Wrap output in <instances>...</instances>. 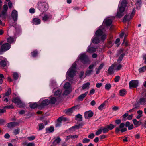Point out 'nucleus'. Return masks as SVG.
Returning a JSON list of instances; mask_svg holds the SVG:
<instances>
[{"label":"nucleus","mask_w":146,"mask_h":146,"mask_svg":"<svg viewBox=\"0 0 146 146\" xmlns=\"http://www.w3.org/2000/svg\"><path fill=\"white\" fill-rule=\"evenodd\" d=\"M62 91L60 90H58L54 93V95L56 96L57 97H60L61 96Z\"/></svg>","instance_id":"a878e982"},{"label":"nucleus","mask_w":146,"mask_h":146,"mask_svg":"<svg viewBox=\"0 0 146 146\" xmlns=\"http://www.w3.org/2000/svg\"><path fill=\"white\" fill-rule=\"evenodd\" d=\"M102 83H97L96 85V87L98 88H99L102 85Z\"/></svg>","instance_id":"774afa93"},{"label":"nucleus","mask_w":146,"mask_h":146,"mask_svg":"<svg viewBox=\"0 0 146 146\" xmlns=\"http://www.w3.org/2000/svg\"><path fill=\"white\" fill-rule=\"evenodd\" d=\"M119 95L121 96H123L126 94V91L125 89H121L119 91Z\"/></svg>","instance_id":"c756f323"},{"label":"nucleus","mask_w":146,"mask_h":146,"mask_svg":"<svg viewBox=\"0 0 146 146\" xmlns=\"http://www.w3.org/2000/svg\"><path fill=\"white\" fill-rule=\"evenodd\" d=\"M130 17V14L125 15L124 17L123 22L125 23L127 21H129L130 20H128L127 19L128 18H129Z\"/></svg>","instance_id":"f704fd0d"},{"label":"nucleus","mask_w":146,"mask_h":146,"mask_svg":"<svg viewBox=\"0 0 146 146\" xmlns=\"http://www.w3.org/2000/svg\"><path fill=\"white\" fill-rule=\"evenodd\" d=\"M96 50V48H95L94 47H91L90 46L88 47L87 50V51L90 53H92L95 52Z\"/></svg>","instance_id":"a211bd4d"},{"label":"nucleus","mask_w":146,"mask_h":146,"mask_svg":"<svg viewBox=\"0 0 146 146\" xmlns=\"http://www.w3.org/2000/svg\"><path fill=\"white\" fill-rule=\"evenodd\" d=\"M125 125V124L124 123H122L119 125L118 127H117L115 128V132L116 133H117L120 131L123 133L126 131L127 129L126 128H123Z\"/></svg>","instance_id":"0eeeda50"},{"label":"nucleus","mask_w":146,"mask_h":146,"mask_svg":"<svg viewBox=\"0 0 146 146\" xmlns=\"http://www.w3.org/2000/svg\"><path fill=\"white\" fill-rule=\"evenodd\" d=\"M104 22L106 26H109L111 25L112 23V21L111 20L109 19H105Z\"/></svg>","instance_id":"6ab92c4d"},{"label":"nucleus","mask_w":146,"mask_h":146,"mask_svg":"<svg viewBox=\"0 0 146 146\" xmlns=\"http://www.w3.org/2000/svg\"><path fill=\"white\" fill-rule=\"evenodd\" d=\"M88 93V91H87L85 93L80 95L78 97V99L81 101L83 100L84 98L86 96Z\"/></svg>","instance_id":"412c9836"},{"label":"nucleus","mask_w":146,"mask_h":146,"mask_svg":"<svg viewBox=\"0 0 146 146\" xmlns=\"http://www.w3.org/2000/svg\"><path fill=\"white\" fill-rule=\"evenodd\" d=\"M46 132L47 133L48 132L51 133L53 132L54 130V128L53 127L51 126L49 128H46Z\"/></svg>","instance_id":"473e14b6"},{"label":"nucleus","mask_w":146,"mask_h":146,"mask_svg":"<svg viewBox=\"0 0 146 146\" xmlns=\"http://www.w3.org/2000/svg\"><path fill=\"white\" fill-rule=\"evenodd\" d=\"M11 17L13 19L14 21H17V20L18 13L17 11L14 10L12 11L11 13Z\"/></svg>","instance_id":"ddd939ff"},{"label":"nucleus","mask_w":146,"mask_h":146,"mask_svg":"<svg viewBox=\"0 0 146 146\" xmlns=\"http://www.w3.org/2000/svg\"><path fill=\"white\" fill-rule=\"evenodd\" d=\"M105 106V104L104 103H103L98 108L100 110H103L104 108V106Z\"/></svg>","instance_id":"a18cd8bd"},{"label":"nucleus","mask_w":146,"mask_h":146,"mask_svg":"<svg viewBox=\"0 0 146 146\" xmlns=\"http://www.w3.org/2000/svg\"><path fill=\"white\" fill-rule=\"evenodd\" d=\"M52 18V15L50 13L44 14L42 18V19L44 21H49Z\"/></svg>","instance_id":"1a4fd4ad"},{"label":"nucleus","mask_w":146,"mask_h":146,"mask_svg":"<svg viewBox=\"0 0 146 146\" xmlns=\"http://www.w3.org/2000/svg\"><path fill=\"white\" fill-rule=\"evenodd\" d=\"M146 70V66H144L141 68H140L139 69V72H143L145 71Z\"/></svg>","instance_id":"49530a36"},{"label":"nucleus","mask_w":146,"mask_h":146,"mask_svg":"<svg viewBox=\"0 0 146 146\" xmlns=\"http://www.w3.org/2000/svg\"><path fill=\"white\" fill-rule=\"evenodd\" d=\"M127 2L126 0L122 1L121 6L119 7L117 13V16L120 18L124 15L123 12L125 11V8L127 6Z\"/></svg>","instance_id":"f03ea898"},{"label":"nucleus","mask_w":146,"mask_h":146,"mask_svg":"<svg viewBox=\"0 0 146 146\" xmlns=\"http://www.w3.org/2000/svg\"><path fill=\"white\" fill-rule=\"evenodd\" d=\"M92 39V42L93 43L98 44L99 43L100 40L104 41L106 39V35L103 34V30L100 29L97 30L95 33V36Z\"/></svg>","instance_id":"f257e3e1"},{"label":"nucleus","mask_w":146,"mask_h":146,"mask_svg":"<svg viewBox=\"0 0 146 146\" xmlns=\"http://www.w3.org/2000/svg\"><path fill=\"white\" fill-rule=\"evenodd\" d=\"M76 64V63H73L72 66L69 69L66 73V75L70 77H73L75 74Z\"/></svg>","instance_id":"7ed1b4c3"},{"label":"nucleus","mask_w":146,"mask_h":146,"mask_svg":"<svg viewBox=\"0 0 146 146\" xmlns=\"http://www.w3.org/2000/svg\"><path fill=\"white\" fill-rule=\"evenodd\" d=\"M90 85V83L89 82H87V83L84 84L82 87L83 90L86 89H88L89 88V86Z\"/></svg>","instance_id":"393cba45"},{"label":"nucleus","mask_w":146,"mask_h":146,"mask_svg":"<svg viewBox=\"0 0 146 146\" xmlns=\"http://www.w3.org/2000/svg\"><path fill=\"white\" fill-rule=\"evenodd\" d=\"M39 130H41L44 127V124L43 123H40L38 124Z\"/></svg>","instance_id":"c03bdc74"},{"label":"nucleus","mask_w":146,"mask_h":146,"mask_svg":"<svg viewBox=\"0 0 146 146\" xmlns=\"http://www.w3.org/2000/svg\"><path fill=\"white\" fill-rule=\"evenodd\" d=\"M7 17V13L2 11L0 13V17L2 18L3 19H5Z\"/></svg>","instance_id":"5701e85b"},{"label":"nucleus","mask_w":146,"mask_h":146,"mask_svg":"<svg viewBox=\"0 0 146 146\" xmlns=\"http://www.w3.org/2000/svg\"><path fill=\"white\" fill-rule=\"evenodd\" d=\"M63 117L62 116L59 117L57 119V122L61 123L62 121L63 120Z\"/></svg>","instance_id":"6e6d98bb"},{"label":"nucleus","mask_w":146,"mask_h":146,"mask_svg":"<svg viewBox=\"0 0 146 146\" xmlns=\"http://www.w3.org/2000/svg\"><path fill=\"white\" fill-rule=\"evenodd\" d=\"M32 23L33 25H39L41 23V20L39 18H35L33 19Z\"/></svg>","instance_id":"2eb2a0df"},{"label":"nucleus","mask_w":146,"mask_h":146,"mask_svg":"<svg viewBox=\"0 0 146 146\" xmlns=\"http://www.w3.org/2000/svg\"><path fill=\"white\" fill-rule=\"evenodd\" d=\"M140 105L141 104L139 101H136L134 104L133 107H135V108H136V109H138L139 108Z\"/></svg>","instance_id":"7c9ffc66"},{"label":"nucleus","mask_w":146,"mask_h":146,"mask_svg":"<svg viewBox=\"0 0 146 146\" xmlns=\"http://www.w3.org/2000/svg\"><path fill=\"white\" fill-rule=\"evenodd\" d=\"M61 141V139L59 137H58L52 143V145L53 146H55L56 145H58Z\"/></svg>","instance_id":"f3484780"},{"label":"nucleus","mask_w":146,"mask_h":146,"mask_svg":"<svg viewBox=\"0 0 146 146\" xmlns=\"http://www.w3.org/2000/svg\"><path fill=\"white\" fill-rule=\"evenodd\" d=\"M122 65L121 64H119L117 66L116 69L118 70H120L122 67Z\"/></svg>","instance_id":"052dcab7"},{"label":"nucleus","mask_w":146,"mask_h":146,"mask_svg":"<svg viewBox=\"0 0 146 146\" xmlns=\"http://www.w3.org/2000/svg\"><path fill=\"white\" fill-rule=\"evenodd\" d=\"M38 52L37 50H35L31 52V54L33 57H36L37 56Z\"/></svg>","instance_id":"72a5a7b5"},{"label":"nucleus","mask_w":146,"mask_h":146,"mask_svg":"<svg viewBox=\"0 0 146 146\" xmlns=\"http://www.w3.org/2000/svg\"><path fill=\"white\" fill-rule=\"evenodd\" d=\"M17 123L15 122H12L9 123L8 125V127L9 128H11L15 126Z\"/></svg>","instance_id":"2f4dec72"},{"label":"nucleus","mask_w":146,"mask_h":146,"mask_svg":"<svg viewBox=\"0 0 146 146\" xmlns=\"http://www.w3.org/2000/svg\"><path fill=\"white\" fill-rule=\"evenodd\" d=\"M138 82L137 80H133L129 82V87L130 88H137L138 86Z\"/></svg>","instance_id":"9b49d317"},{"label":"nucleus","mask_w":146,"mask_h":146,"mask_svg":"<svg viewBox=\"0 0 146 146\" xmlns=\"http://www.w3.org/2000/svg\"><path fill=\"white\" fill-rule=\"evenodd\" d=\"M35 12V9L33 8H31L30 9H29V12L31 13H33Z\"/></svg>","instance_id":"bf43d9fd"},{"label":"nucleus","mask_w":146,"mask_h":146,"mask_svg":"<svg viewBox=\"0 0 146 146\" xmlns=\"http://www.w3.org/2000/svg\"><path fill=\"white\" fill-rule=\"evenodd\" d=\"M115 127V126L112 124L106 125L104 128L102 127V129L103 133H106L108 132L110 130H111Z\"/></svg>","instance_id":"423d86ee"},{"label":"nucleus","mask_w":146,"mask_h":146,"mask_svg":"<svg viewBox=\"0 0 146 146\" xmlns=\"http://www.w3.org/2000/svg\"><path fill=\"white\" fill-rule=\"evenodd\" d=\"M102 127L98 129L96 132L95 134L96 135H98L102 133Z\"/></svg>","instance_id":"37998d69"},{"label":"nucleus","mask_w":146,"mask_h":146,"mask_svg":"<svg viewBox=\"0 0 146 146\" xmlns=\"http://www.w3.org/2000/svg\"><path fill=\"white\" fill-rule=\"evenodd\" d=\"M94 137V135L93 133H91L88 136V137L91 139H92Z\"/></svg>","instance_id":"4d7b16f0"},{"label":"nucleus","mask_w":146,"mask_h":146,"mask_svg":"<svg viewBox=\"0 0 146 146\" xmlns=\"http://www.w3.org/2000/svg\"><path fill=\"white\" fill-rule=\"evenodd\" d=\"M15 40V39H14L13 37H9L8 38L7 41L9 43L11 44L14 42Z\"/></svg>","instance_id":"cd10ccee"},{"label":"nucleus","mask_w":146,"mask_h":146,"mask_svg":"<svg viewBox=\"0 0 146 146\" xmlns=\"http://www.w3.org/2000/svg\"><path fill=\"white\" fill-rule=\"evenodd\" d=\"M106 135H102L100 136V139H104L106 138Z\"/></svg>","instance_id":"e2e57ef3"},{"label":"nucleus","mask_w":146,"mask_h":146,"mask_svg":"<svg viewBox=\"0 0 146 146\" xmlns=\"http://www.w3.org/2000/svg\"><path fill=\"white\" fill-rule=\"evenodd\" d=\"M50 103L54 104L56 101V98L54 97H51L50 98Z\"/></svg>","instance_id":"e433bc0d"},{"label":"nucleus","mask_w":146,"mask_h":146,"mask_svg":"<svg viewBox=\"0 0 146 146\" xmlns=\"http://www.w3.org/2000/svg\"><path fill=\"white\" fill-rule=\"evenodd\" d=\"M120 78V77L119 76H117L115 77L114 79V81L115 82H118Z\"/></svg>","instance_id":"3c124183"},{"label":"nucleus","mask_w":146,"mask_h":146,"mask_svg":"<svg viewBox=\"0 0 146 146\" xmlns=\"http://www.w3.org/2000/svg\"><path fill=\"white\" fill-rule=\"evenodd\" d=\"M27 146H35V144L34 143H29L27 144Z\"/></svg>","instance_id":"338daca9"},{"label":"nucleus","mask_w":146,"mask_h":146,"mask_svg":"<svg viewBox=\"0 0 146 146\" xmlns=\"http://www.w3.org/2000/svg\"><path fill=\"white\" fill-rule=\"evenodd\" d=\"M77 109H79V106L78 105L74 106L68 109H66L65 111L66 113H72L74 110Z\"/></svg>","instance_id":"9d476101"},{"label":"nucleus","mask_w":146,"mask_h":146,"mask_svg":"<svg viewBox=\"0 0 146 146\" xmlns=\"http://www.w3.org/2000/svg\"><path fill=\"white\" fill-rule=\"evenodd\" d=\"M80 124L77 125H76L75 126H72V127H71L70 128V129H74V130H75V129H78L80 127Z\"/></svg>","instance_id":"603ef678"},{"label":"nucleus","mask_w":146,"mask_h":146,"mask_svg":"<svg viewBox=\"0 0 146 146\" xmlns=\"http://www.w3.org/2000/svg\"><path fill=\"white\" fill-rule=\"evenodd\" d=\"M70 84L68 82H66L64 86V88L66 89H69L70 87Z\"/></svg>","instance_id":"ea45409f"},{"label":"nucleus","mask_w":146,"mask_h":146,"mask_svg":"<svg viewBox=\"0 0 146 146\" xmlns=\"http://www.w3.org/2000/svg\"><path fill=\"white\" fill-rule=\"evenodd\" d=\"M70 93L69 90H66L63 93V95H67Z\"/></svg>","instance_id":"13d9d810"},{"label":"nucleus","mask_w":146,"mask_h":146,"mask_svg":"<svg viewBox=\"0 0 146 146\" xmlns=\"http://www.w3.org/2000/svg\"><path fill=\"white\" fill-rule=\"evenodd\" d=\"M35 138V137L34 136H31L27 137L28 139L30 141H31L34 140Z\"/></svg>","instance_id":"5fc2aeb1"},{"label":"nucleus","mask_w":146,"mask_h":146,"mask_svg":"<svg viewBox=\"0 0 146 146\" xmlns=\"http://www.w3.org/2000/svg\"><path fill=\"white\" fill-rule=\"evenodd\" d=\"M38 105H38L35 102L30 104L29 105V107L31 109H34L36 108L37 106L39 107Z\"/></svg>","instance_id":"b1692460"},{"label":"nucleus","mask_w":146,"mask_h":146,"mask_svg":"<svg viewBox=\"0 0 146 146\" xmlns=\"http://www.w3.org/2000/svg\"><path fill=\"white\" fill-rule=\"evenodd\" d=\"M7 61L6 60H1L0 62L1 66L3 67H5L7 64Z\"/></svg>","instance_id":"c85d7f7f"},{"label":"nucleus","mask_w":146,"mask_h":146,"mask_svg":"<svg viewBox=\"0 0 146 146\" xmlns=\"http://www.w3.org/2000/svg\"><path fill=\"white\" fill-rule=\"evenodd\" d=\"M19 77L18 74L16 72H14L13 74V77L14 79L16 80L18 79Z\"/></svg>","instance_id":"a19ab883"},{"label":"nucleus","mask_w":146,"mask_h":146,"mask_svg":"<svg viewBox=\"0 0 146 146\" xmlns=\"http://www.w3.org/2000/svg\"><path fill=\"white\" fill-rule=\"evenodd\" d=\"M93 115V113L90 111H86L84 114V117L86 119H89L92 117Z\"/></svg>","instance_id":"f8f14e48"},{"label":"nucleus","mask_w":146,"mask_h":146,"mask_svg":"<svg viewBox=\"0 0 146 146\" xmlns=\"http://www.w3.org/2000/svg\"><path fill=\"white\" fill-rule=\"evenodd\" d=\"M11 45L8 43L3 44L1 46L2 48L4 50V51H6L9 50L11 48Z\"/></svg>","instance_id":"4468645a"},{"label":"nucleus","mask_w":146,"mask_h":146,"mask_svg":"<svg viewBox=\"0 0 146 146\" xmlns=\"http://www.w3.org/2000/svg\"><path fill=\"white\" fill-rule=\"evenodd\" d=\"M93 72V70L92 69L87 70L85 73V75L86 76H89Z\"/></svg>","instance_id":"c9c22d12"},{"label":"nucleus","mask_w":146,"mask_h":146,"mask_svg":"<svg viewBox=\"0 0 146 146\" xmlns=\"http://www.w3.org/2000/svg\"><path fill=\"white\" fill-rule=\"evenodd\" d=\"M12 102L17 105H19L20 107H23L25 106V104L22 103L20 100L17 98H13L12 100Z\"/></svg>","instance_id":"6e6552de"},{"label":"nucleus","mask_w":146,"mask_h":146,"mask_svg":"<svg viewBox=\"0 0 146 146\" xmlns=\"http://www.w3.org/2000/svg\"><path fill=\"white\" fill-rule=\"evenodd\" d=\"M3 9L2 11L7 12L8 10V7L7 5L6 4H5L3 5Z\"/></svg>","instance_id":"8fccbe9b"},{"label":"nucleus","mask_w":146,"mask_h":146,"mask_svg":"<svg viewBox=\"0 0 146 146\" xmlns=\"http://www.w3.org/2000/svg\"><path fill=\"white\" fill-rule=\"evenodd\" d=\"M5 108L9 109L10 108H13V107L12 105L7 106L5 107Z\"/></svg>","instance_id":"0e129e2a"},{"label":"nucleus","mask_w":146,"mask_h":146,"mask_svg":"<svg viewBox=\"0 0 146 146\" xmlns=\"http://www.w3.org/2000/svg\"><path fill=\"white\" fill-rule=\"evenodd\" d=\"M121 122V120L120 119H117L115 121V122L117 124H119Z\"/></svg>","instance_id":"69168bd1"},{"label":"nucleus","mask_w":146,"mask_h":146,"mask_svg":"<svg viewBox=\"0 0 146 146\" xmlns=\"http://www.w3.org/2000/svg\"><path fill=\"white\" fill-rule=\"evenodd\" d=\"M20 132V129H15L13 132V134L14 135H16L17 134H18Z\"/></svg>","instance_id":"79ce46f5"},{"label":"nucleus","mask_w":146,"mask_h":146,"mask_svg":"<svg viewBox=\"0 0 146 146\" xmlns=\"http://www.w3.org/2000/svg\"><path fill=\"white\" fill-rule=\"evenodd\" d=\"M71 138H76L78 137V135H70Z\"/></svg>","instance_id":"680f3d73"},{"label":"nucleus","mask_w":146,"mask_h":146,"mask_svg":"<svg viewBox=\"0 0 146 146\" xmlns=\"http://www.w3.org/2000/svg\"><path fill=\"white\" fill-rule=\"evenodd\" d=\"M90 140L89 139L85 138L83 140L82 143H88L90 142Z\"/></svg>","instance_id":"864d4df0"},{"label":"nucleus","mask_w":146,"mask_h":146,"mask_svg":"<svg viewBox=\"0 0 146 146\" xmlns=\"http://www.w3.org/2000/svg\"><path fill=\"white\" fill-rule=\"evenodd\" d=\"M11 92V89L10 88H9L8 89V91L6 92L5 94V96H7L9 95Z\"/></svg>","instance_id":"09e8293b"},{"label":"nucleus","mask_w":146,"mask_h":146,"mask_svg":"<svg viewBox=\"0 0 146 146\" xmlns=\"http://www.w3.org/2000/svg\"><path fill=\"white\" fill-rule=\"evenodd\" d=\"M50 102L48 99H46L43 101L40 104L38 105L39 106L42 107L44 106L47 105L49 104Z\"/></svg>","instance_id":"dca6fc26"},{"label":"nucleus","mask_w":146,"mask_h":146,"mask_svg":"<svg viewBox=\"0 0 146 146\" xmlns=\"http://www.w3.org/2000/svg\"><path fill=\"white\" fill-rule=\"evenodd\" d=\"M141 105H145L146 103V98L143 97L140 98L139 100Z\"/></svg>","instance_id":"aec40b11"},{"label":"nucleus","mask_w":146,"mask_h":146,"mask_svg":"<svg viewBox=\"0 0 146 146\" xmlns=\"http://www.w3.org/2000/svg\"><path fill=\"white\" fill-rule=\"evenodd\" d=\"M38 9L42 12L47 10L48 9V4L45 2H40L38 4Z\"/></svg>","instance_id":"20e7f679"},{"label":"nucleus","mask_w":146,"mask_h":146,"mask_svg":"<svg viewBox=\"0 0 146 146\" xmlns=\"http://www.w3.org/2000/svg\"><path fill=\"white\" fill-rule=\"evenodd\" d=\"M79 58L80 60L84 64L87 63L89 61L88 56L84 54H81Z\"/></svg>","instance_id":"39448f33"},{"label":"nucleus","mask_w":146,"mask_h":146,"mask_svg":"<svg viewBox=\"0 0 146 146\" xmlns=\"http://www.w3.org/2000/svg\"><path fill=\"white\" fill-rule=\"evenodd\" d=\"M111 85L110 84H106L105 85V88L106 90H109L111 89Z\"/></svg>","instance_id":"58836bf2"},{"label":"nucleus","mask_w":146,"mask_h":146,"mask_svg":"<svg viewBox=\"0 0 146 146\" xmlns=\"http://www.w3.org/2000/svg\"><path fill=\"white\" fill-rule=\"evenodd\" d=\"M133 121L136 127L139 126L142 124V122L141 121H137L136 119H133Z\"/></svg>","instance_id":"4be33fe9"},{"label":"nucleus","mask_w":146,"mask_h":146,"mask_svg":"<svg viewBox=\"0 0 146 146\" xmlns=\"http://www.w3.org/2000/svg\"><path fill=\"white\" fill-rule=\"evenodd\" d=\"M135 11V9H133V10L132 13L130 14V17L129 18L127 19L128 20H130L131 19L133 18V17L134 15Z\"/></svg>","instance_id":"4c0bfd02"},{"label":"nucleus","mask_w":146,"mask_h":146,"mask_svg":"<svg viewBox=\"0 0 146 146\" xmlns=\"http://www.w3.org/2000/svg\"><path fill=\"white\" fill-rule=\"evenodd\" d=\"M77 118H79L80 119L78 120L80 121H82V115L80 114H78L76 115V117Z\"/></svg>","instance_id":"de8ad7c7"},{"label":"nucleus","mask_w":146,"mask_h":146,"mask_svg":"<svg viewBox=\"0 0 146 146\" xmlns=\"http://www.w3.org/2000/svg\"><path fill=\"white\" fill-rule=\"evenodd\" d=\"M114 69L113 65L110 67L108 70V73L109 74H111L113 73Z\"/></svg>","instance_id":"bb28decb"}]
</instances>
